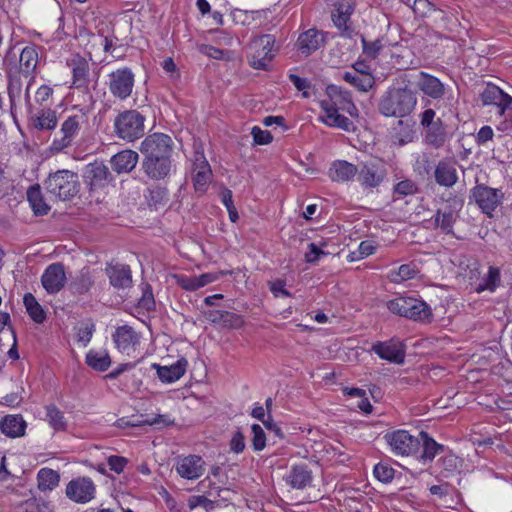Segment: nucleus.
<instances>
[{
  "instance_id": "f257e3e1",
  "label": "nucleus",
  "mask_w": 512,
  "mask_h": 512,
  "mask_svg": "<svg viewBox=\"0 0 512 512\" xmlns=\"http://www.w3.org/2000/svg\"><path fill=\"white\" fill-rule=\"evenodd\" d=\"M416 104V92L407 87L393 88L381 97L378 110L385 117L403 118L413 112Z\"/></svg>"
},
{
  "instance_id": "f03ea898",
  "label": "nucleus",
  "mask_w": 512,
  "mask_h": 512,
  "mask_svg": "<svg viewBox=\"0 0 512 512\" xmlns=\"http://www.w3.org/2000/svg\"><path fill=\"white\" fill-rule=\"evenodd\" d=\"M44 187L51 199L68 201L79 193V177L73 171L58 170L49 174L44 181Z\"/></svg>"
},
{
  "instance_id": "7ed1b4c3",
  "label": "nucleus",
  "mask_w": 512,
  "mask_h": 512,
  "mask_svg": "<svg viewBox=\"0 0 512 512\" xmlns=\"http://www.w3.org/2000/svg\"><path fill=\"white\" fill-rule=\"evenodd\" d=\"M274 35L263 34L252 38L247 44L248 64L257 70H267L278 52Z\"/></svg>"
},
{
  "instance_id": "20e7f679",
  "label": "nucleus",
  "mask_w": 512,
  "mask_h": 512,
  "mask_svg": "<svg viewBox=\"0 0 512 512\" xmlns=\"http://www.w3.org/2000/svg\"><path fill=\"white\" fill-rule=\"evenodd\" d=\"M338 93L339 96H341V89L338 86L329 85L327 87V95L329 99L321 101L320 107L322 109V114L319 119L329 127L339 128L347 132L353 131V122L339 113L340 109L338 108V100L333 98V95H337Z\"/></svg>"
},
{
  "instance_id": "39448f33",
  "label": "nucleus",
  "mask_w": 512,
  "mask_h": 512,
  "mask_svg": "<svg viewBox=\"0 0 512 512\" xmlns=\"http://www.w3.org/2000/svg\"><path fill=\"white\" fill-rule=\"evenodd\" d=\"M145 117L136 110H126L114 120L116 135L127 142H133L144 135Z\"/></svg>"
},
{
  "instance_id": "423d86ee",
  "label": "nucleus",
  "mask_w": 512,
  "mask_h": 512,
  "mask_svg": "<svg viewBox=\"0 0 512 512\" xmlns=\"http://www.w3.org/2000/svg\"><path fill=\"white\" fill-rule=\"evenodd\" d=\"M84 122V114H76L67 117V119L63 121L59 132L55 134L51 144V149L53 151L60 152L65 148L72 146L78 137Z\"/></svg>"
},
{
  "instance_id": "0eeeda50",
  "label": "nucleus",
  "mask_w": 512,
  "mask_h": 512,
  "mask_svg": "<svg viewBox=\"0 0 512 512\" xmlns=\"http://www.w3.org/2000/svg\"><path fill=\"white\" fill-rule=\"evenodd\" d=\"M135 75L129 67L119 68L108 75V89L120 101L128 99L134 88Z\"/></svg>"
},
{
  "instance_id": "6e6552de",
  "label": "nucleus",
  "mask_w": 512,
  "mask_h": 512,
  "mask_svg": "<svg viewBox=\"0 0 512 512\" xmlns=\"http://www.w3.org/2000/svg\"><path fill=\"white\" fill-rule=\"evenodd\" d=\"M38 64V52L36 46L25 47L19 57V66L10 61L9 53L4 58L6 73L9 78L21 73L25 77L32 76Z\"/></svg>"
},
{
  "instance_id": "1a4fd4ad",
  "label": "nucleus",
  "mask_w": 512,
  "mask_h": 512,
  "mask_svg": "<svg viewBox=\"0 0 512 512\" xmlns=\"http://www.w3.org/2000/svg\"><path fill=\"white\" fill-rule=\"evenodd\" d=\"M173 140L164 133L148 135L140 145V152L144 157H169L172 158Z\"/></svg>"
},
{
  "instance_id": "9d476101",
  "label": "nucleus",
  "mask_w": 512,
  "mask_h": 512,
  "mask_svg": "<svg viewBox=\"0 0 512 512\" xmlns=\"http://www.w3.org/2000/svg\"><path fill=\"white\" fill-rule=\"evenodd\" d=\"M471 197L484 214L492 216V213L501 204L504 194L499 189L477 184L471 190Z\"/></svg>"
},
{
  "instance_id": "9b49d317",
  "label": "nucleus",
  "mask_w": 512,
  "mask_h": 512,
  "mask_svg": "<svg viewBox=\"0 0 512 512\" xmlns=\"http://www.w3.org/2000/svg\"><path fill=\"white\" fill-rule=\"evenodd\" d=\"M385 439L396 455H415L420 450V439L410 435L405 430L388 433L385 435Z\"/></svg>"
},
{
  "instance_id": "f8f14e48",
  "label": "nucleus",
  "mask_w": 512,
  "mask_h": 512,
  "mask_svg": "<svg viewBox=\"0 0 512 512\" xmlns=\"http://www.w3.org/2000/svg\"><path fill=\"white\" fill-rule=\"evenodd\" d=\"M68 67L72 71V87L82 90L92 100V94L89 92L90 83V65L88 61L79 54L73 55L67 61Z\"/></svg>"
},
{
  "instance_id": "ddd939ff",
  "label": "nucleus",
  "mask_w": 512,
  "mask_h": 512,
  "mask_svg": "<svg viewBox=\"0 0 512 512\" xmlns=\"http://www.w3.org/2000/svg\"><path fill=\"white\" fill-rule=\"evenodd\" d=\"M192 161V180L194 188L196 192L204 193L212 180L210 164L208 163L203 150L199 148L195 149Z\"/></svg>"
},
{
  "instance_id": "4468645a",
  "label": "nucleus",
  "mask_w": 512,
  "mask_h": 512,
  "mask_svg": "<svg viewBox=\"0 0 512 512\" xmlns=\"http://www.w3.org/2000/svg\"><path fill=\"white\" fill-rule=\"evenodd\" d=\"M353 12V0H338L334 4V10L331 14L332 21L343 37L351 38L354 34V30L350 24V17Z\"/></svg>"
},
{
  "instance_id": "2eb2a0df",
  "label": "nucleus",
  "mask_w": 512,
  "mask_h": 512,
  "mask_svg": "<svg viewBox=\"0 0 512 512\" xmlns=\"http://www.w3.org/2000/svg\"><path fill=\"white\" fill-rule=\"evenodd\" d=\"M371 350L381 359L392 363L402 364L405 360V345L397 338H392L384 342L378 341L372 345Z\"/></svg>"
},
{
  "instance_id": "dca6fc26",
  "label": "nucleus",
  "mask_w": 512,
  "mask_h": 512,
  "mask_svg": "<svg viewBox=\"0 0 512 512\" xmlns=\"http://www.w3.org/2000/svg\"><path fill=\"white\" fill-rule=\"evenodd\" d=\"M144 174L151 180L167 178L173 170V161L169 157H144L141 163Z\"/></svg>"
},
{
  "instance_id": "f3484780",
  "label": "nucleus",
  "mask_w": 512,
  "mask_h": 512,
  "mask_svg": "<svg viewBox=\"0 0 512 512\" xmlns=\"http://www.w3.org/2000/svg\"><path fill=\"white\" fill-rule=\"evenodd\" d=\"M84 178L89 190L93 191L105 187L112 180V175L107 165L95 161L86 166Z\"/></svg>"
},
{
  "instance_id": "a211bd4d",
  "label": "nucleus",
  "mask_w": 512,
  "mask_h": 512,
  "mask_svg": "<svg viewBox=\"0 0 512 512\" xmlns=\"http://www.w3.org/2000/svg\"><path fill=\"white\" fill-rule=\"evenodd\" d=\"M95 485L90 478L82 477L70 481L66 487V495L77 503H86L94 498Z\"/></svg>"
},
{
  "instance_id": "6ab92c4d",
  "label": "nucleus",
  "mask_w": 512,
  "mask_h": 512,
  "mask_svg": "<svg viewBox=\"0 0 512 512\" xmlns=\"http://www.w3.org/2000/svg\"><path fill=\"white\" fill-rule=\"evenodd\" d=\"M358 181L365 188H376L386 176L383 165L375 161L365 162L358 170Z\"/></svg>"
},
{
  "instance_id": "aec40b11",
  "label": "nucleus",
  "mask_w": 512,
  "mask_h": 512,
  "mask_svg": "<svg viewBox=\"0 0 512 512\" xmlns=\"http://www.w3.org/2000/svg\"><path fill=\"white\" fill-rule=\"evenodd\" d=\"M41 282L44 289L49 294L59 292L66 283L64 265L62 263H53L49 265L41 277Z\"/></svg>"
},
{
  "instance_id": "412c9836",
  "label": "nucleus",
  "mask_w": 512,
  "mask_h": 512,
  "mask_svg": "<svg viewBox=\"0 0 512 512\" xmlns=\"http://www.w3.org/2000/svg\"><path fill=\"white\" fill-rule=\"evenodd\" d=\"M176 471L182 478L198 479L205 471V462L200 456L189 455L178 460Z\"/></svg>"
},
{
  "instance_id": "4be33fe9",
  "label": "nucleus",
  "mask_w": 512,
  "mask_h": 512,
  "mask_svg": "<svg viewBox=\"0 0 512 512\" xmlns=\"http://www.w3.org/2000/svg\"><path fill=\"white\" fill-rule=\"evenodd\" d=\"M480 99L484 106L496 105L500 108L501 113L512 105V97L505 93L502 89L494 84H487L480 94Z\"/></svg>"
},
{
  "instance_id": "5701e85b",
  "label": "nucleus",
  "mask_w": 512,
  "mask_h": 512,
  "mask_svg": "<svg viewBox=\"0 0 512 512\" xmlns=\"http://www.w3.org/2000/svg\"><path fill=\"white\" fill-rule=\"evenodd\" d=\"M417 88L433 100L441 99L445 94L444 84L435 76L426 72H419L416 80Z\"/></svg>"
},
{
  "instance_id": "b1692460",
  "label": "nucleus",
  "mask_w": 512,
  "mask_h": 512,
  "mask_svg": "<svg viewBox=\"0 0 512 512\" xmlns=\"http://www.w3.org/2000/svg\"><path fill=\"white\" fill-rule=\"evenodd\" d=\"M113 341L119 351L129 354L139 345L140 336L131 326L123 325L116 328Z\"/></svg>"
},
{
  "instance_id": "393cba45",
  "label": "nucleus",
  "mask_w": 512,
  "mask_h": 512,
  "mask_svg": "<svg viewBox=\"0 0 512 512\" xmlns=\"http://www.w3.org/2000/svg\"><path fill=\"white\" fill-rule=\"evenodd\" d=\"M324 42L323 33L315 28H311L299 35L296 45L298 51L307 57L323 46Z\"/></svg>"
},
{
  "instance_id": "a878e982",
  "label": "nucleus",
  "mask_w": 512,
  "mask_h": 512,
  "mask_svg": "<svg viewBox=\"0 0 512 512\" xmlns=\"http://www.w3.org/2000/svg\"><path fill=\"white\" fill-rule=\"evenodd\" d=\"M105 272L110 284L117 289H125L132 285V272L128 265H107Z\"/></svg>"
},
{
  "instance_id": "bb28decb",
  "label": "nucleus",
  "mask_w": 512,
  "mask_h": 512,
  "mask_svg": "<svg viewBox=\"0 0 512 512\" xmlns=\"http://www.w3.org/2000/svg\"><path fill=\"white\" fill-rule=\"evenodd\" d=\"M187 364L188 362L185 358H180L169 366L153 363L151 367L157 371V375L162 382L172 383L179 380L184 375Z\"/></svg>"
},
{
  "instance_id": "cd10ccee",
  "label": "nucleus",
  "mask_w": 512,
  "mask_h": 512,
  "mask_svg": "<svg viewBox=\"0 0 512 512\" xmlns=\"http://www.w3.org/2000/svg\"><path fill=\"white\" fill-rule=\"evenodd\" d=\"M139 155L137 152L125 149L113 155L110 159L111 167L117 174L129 173L137 165Z\"/></svg>"
},
{
  "instance_id": "c85d7f7f",
  "label": "nucleus",
  "mask_w": 512,
  "mask_h": 512,
  "mask_svg": "<svg viewBox=\"0 0 512 512\" xmlns=\"http://www.w3.org/2000/svg\"><path fill=\"white\" fill-rule=\"evenodd\" d=\"M434 178L440 186H454L458 181L456 163L450 160L439 161L434 170Z\"/></svg>"
},
{
  "instance_id": "c756f323",
  "label": "nucleus",
  "mask_w": 512,
  "mask_h": 512,
  "mask_svg": "<svg viewBox=\"0 0 512 512\" xmlns=\"http://www.w3.org/2000/svg\"><path fill=\"white\" fill-rule=\"evenodd\" d=\"M286 482L294 489L302 490L312 482V471L305 464L294 465L286 476Z\"/></svg>"
},
{
  "instance_id": "7c9ffc66",
  "label": "nucleus",
  "mask_w": 512,
  "mask_h": 512,
  "mask_svg": "<svg viewBox=\"0 0 512 512\" xmlns=\"http://www.w3.org/2000/svg\"><path fill=\"white\" fill-rule=\"evenodd\" d=\"M423 129L426 144L436 149L444 146L447 141V131L446 126L440 118H437L434 124L423 127Z\"/></svg>"
},
{
  "instance_id": "2f4dec72",
  "label": "nucleus",
  "mask_w": 512,
  "mask_h": 512,
  "mask_svg": "<svg viewBox=\"0 0 512 512\" xmlns=\"http://www.w3.org/2000/svg\"><path fill=\"white\" fill-rule=\"evenodd\" d=\"M27 424L22 415H6L0 421V430L10 438L21 437L25 434Z\"/></svg>"
},
{
  "instance_id": "473e14b6",
  "label": "nucleus",
  "mask_w": 512,
  "mask_h": 512,
  "mask_svg": "<svg viewBox=\"0 0 512 512\" xmlns=\"http://www.w3.org/2000/svg\"><path fill=\"white\" fill-rule=\"evenodd\" d=\"M357 173V166L345 160L334 161L329 169V177L335 182L349 181L353 179Z\"/></svg>"
},
{
  "instance_id": "72a5a7b5",
  "label": "nucleus",
  "mask_w": 512,
  "mask_h": 512,
  "mask_svg": "<svg viewBox=\"0 0 512 512\" xmlns=\"http://www.w3.org/2000/svg\"><path fill=\"white\" fill-rule=\"evenodd\" d=\"M501 271L498 267L489 266L487 273L478 284L473 286L474 292L480 294L484 291L493 293L501 285Z\"/></svg>"
},
{
  "instance_id": "f704fd0d",
  "label": "nucleus",
  "mask_w": 512,
  "mask_h": 512,
  "mask_svg": "<svg viewBox=\"0 0 512 512\" xmlns=\"http://www.w3.org/2000/svg\"><path fill=\"white\" fill-rule=\"evenodd\" d=\"M413 124L398 120L397 123L392 127L391 130V141L393 144L398 146H404L414 139Z\"/></svg>"
},
{
  "instance_id": "c9c22d12",
  "label": "nucleus",
  "mask_w": 512,
  "mask_h": 512,
  "mask_svg": "<svg viewBox=\"0 0 512 512\" xmlns=\"http://www.w3.org/2000/svg\"><path fill=\"white\" fill-rule=\"evenodd\" d=\"M27 200L36 215H46L50 210V206L46 203L41 187L38 184L29 187L27 190Z\"/></svg>"
},
{
  "instance_id": "e433bc0d",
  "label": "nucleus",
  "mask_w": 512,
  "mask_h": 512,
  "mask_svg": "<svg viewBox=\"0 0 512 512\" xmlns=\"http://www.w3.org/2000/svg\"><path fill=\"white\" fill-rule=\"evenodd\" d=\"M111 358L107 350H90L86 354V364L95 371L104 372L111 365Z\"/></svg>"
},
{
  "instance_id": "4c0bfd02",
  "label": "nucleus",
  "mask_w": 512,
  "mask_h": 512,
  "mask_svg": "<svg viewBox=\"0 0 512 512\" xmlns=\"http://www.w3.org/2000/svg\"><path fill=\"white\" fill-rule=\"evenodd\" d=\"M420 437V448H422V452L419 458L424 462L432 461L438 453L443 451V445L438 444L434 439L429 437V435L426 432H420Z\"/></svg>"
},
{
  "instance_id": "58836bf2",
  "label": "nucleus",
  "mask_w": 512,
  "mask_h": 512,
  "mask_svg": "<svg viewBox=\"0 0 512 512\" xmlns=\"http://www.w3.org/2000/svg\"><path fill=\"white\" fill-rule=\"evenodd\" d=\"M343 80L360 91L367 92L374 85V77L371 74L361 75L357 72L346 71Z\"/></svg>"
},
{
  "instance_id": "ea45409f",
  "label": "nucleus",
  "mask_w": 512,
  "mask_h": 512,
  "mask_svg": "<svg viewBox=\"0 0 512 512\" xmlns=\"http://www.w3.org/2000/svg\"><path fill=\"white\" fill-rule=\"evenodd\" d=\"M59 474L50 469L42 468L37 473L38 488L41 491H51L59 484Z\"/></svg>"
},
{
  "instance_id": "a19ab883",
  "label": "nucleus",
  "mask_w": 512,
  "mask_h": 512,
  "mask_svg": "<svg viewBox=\"0 0 512 512\" xmlns=\"http://www.w3.org/2000/svg\"><path fill=\"white\" fill-rule=\"evenodd\" d=\"M34 128L51 130L57 125L56 112L51 109L41 110L32 118Z\"/></svg>"
},
{
  "instance_id": "79ce46f5",
  "label": "nucleus",
  "mask_w": 512,
  "mask_h": 512,
  "mask_svg": "<svg viewBox=\"0 0 512 512\" xmlns=\"http://www.w3.org/2000/svg\"><path fill=\"white\" fill-rule=\"evenodd\" d=\"M45 420L55 431H65L67 429V421L63 412L54 404L45 407Z\"/></svg>"
},
{
  "instance_id": "37998d69",
  "label": "nucleus",
  "mask_w": 512,
  "mask_h": 512,
  "mask_svg": "<svg viewBox=\"0 0 512 512\" xmlns=\"http://www.w3.org/2000/svg\"><path fill=\"white\" fill-rule=\"evenodd\" d=\"M94 284L92 275L87 268H83L79 275L70 283V289L75 294L87 293Z\"/></svg>"
},
{
  "instance_id": "c03bdc74",
  "label": "nucleus",
  "mask_w": 512,
  "mask_h": 512,
  "mask_svg": "<svg viewBox=\"0 0 512 512\" xmlns=\"http://www.w3.org/2000/svg\"><path fill=\"white\" fill-rule=\"evenodd\" d=\"M23 302L28 315L31 317L33 321L39 324L45 321L46 314L41 305L38 303L36 298L31 293H26L24 295Z\"/></svg>"
},
{
  "instance_id": "a18cd8bd",
  "label": "nucleus",
  "mask_w": 512,
  "mask_h": 512,
  "mask_svg": "<svg viewBox=\"0 0 512 512\" xmlns=\"http://www.w3.org/2000/svg\"><path fill=\"white\" fill-rule=\"evenodd\" d=\"M414 303L415 298L401 296L390 300L387 303V308L396 315L409 318V313L413 307L412 304L415 305Z\"/></svg>"
},
{
  "instance_id": "49530a36",
  "label": "nucleus",
  "mask_w": 512,
  "mask_h": 512,
  "mask_svg": "<svg viewBox=\"0 0 512 512\" xmlns=\"http://www.w3.org/2000/svg\"><path fill=\"white\" fill-rule=\"evenodd\" d=\"M415 305L412 304L411 311L409 313V318L414 321L421 322H430L432 319V310L431 308L422 300H418L415 298Z\"/></svg>"
},
{
  "instance_id": "de8ad7c7",
  "label": "nucleus",
  "mask_w": 512,
  "mask_h": 512,
  "mask_svg": "<svg viewBox=\"0 0 512 512\" xmlns=\"http://www.w3.org/2000/svg\"><path fill=\"white\" fill-rule=\"evenodd\" d=\"M456 220V214L449 211H441L438 210L435 214V224L440 227L444 233H452L453 232V224Z\"/></svg>"
},
{
  "instance_id": "09e8293b",
  "label": "nucleus",
  "mask_w": 512,
  "mask_h": 512,
  "mask_svg": "<svg viewBox=\"0 0 512 512\" xmlns=\"http://www.w3.org/2000/svg\"><path fill=\"white\" fill-rule=\"evenodd\" d=\"M79 37L82 42H84L85 47L90 55L93 50L102 47L104 41L103 35L92 33L86 29L79 31Z\"/></svg>"
},
{
  "instance_id": "8fccbe9b",
  "label": "nucleus",
  "mask_w": 512,
  "mask_h": 512,
  "mask_svg": "<svg viewBox=\"0 0 512 512\" xmlns=\"http://www.w3.org/2000/svg\"><path fill=\"white\" fill-rule=\"evenodd\" d=\"M49 504L37 498H30L16 507V512H49Z\"/></svg>"
},
{
  "instance_id": "3c124183",
  "label": "nucleus",
  "mask_w": 512,
  "mask_h": 512,
  "mask_svg": "<svg viewBox=\"0 0 512 512\" xmlns=\"http://www.w3.org/2000/svg\"><path fill=\"white\" fill-rule=\"evenodd\" d=\"M417 270L414 265L411 264H403L398 267L397 270H392L389 274L391 281L395 283H400L409 279L414 278Z\"/></svg>"
},
{
  "instance_id": "603ef678",
  "label": "nucleus",
  "mask_w": 512,
  "mask_h": 512,
  "mask_svg": "<svg viewBox=\"0 0 512 512\" xmlns=\"http://www.w3.org/2000/svg\"><path fill=\"white\" fill-rule=\"evenodd\" d=\"M333 98L338 100V108L340 110L347 112L352 117L358 116V109L349 98V94L347 92L343 93L341 91V96H339L338 93L337 95H333Z\"/></svg>"
},
{
  "instance_id": "864d4df0",
  "label": "nucleus",
  "mask_w": 512,
  "mask_h": 512,
  "mask_svg": "<svg viewBox=\"0 0 512 512\" xmlns=\"http://www.w3.org/2000/svg\"><path fill=\"white\" fill-rule=\"evenodd\" d=\"M374 476L383 483H389L394 478L395 470L388 464L378 463L373 470Z\"/></svg>"
},
{
  "instance_id": "5fc2aeb1",
  "label": "nucleus",
  "mask_w": 512,
  "mask_h": 512,
  "mask_svg": "<svg viewBox=\"0 0 512 512\" xmlns=\"http://www.w3.org/2000/svg\"><path fill=\"white\" fill-rule=\"evenodd\" d=\"M252 446L255 451H262L266 446V435L263 428L259 424H253L251 426Z\"/></svg>"
},
{
  "instance_id": "6e6d98bb",
  "label": "nucleus",
  "mask_w": 512,
  "mask_h": 512,
  "mask_svg": "<svg viewBox=\"0 0 512 512\" xmlns=\"http://www.w3.org/2000/svg\"><path fill=\"white\" fill-rule=\"evenodd\" d=\"M361 42L363 47V53L371 59H375L378 57L383 45L380 40H375L369 42L365 39L364 36H361Z\"/></svg>"
},
{
  "instance_id": "4d7b16f0",
  "label": "nucleus",
  "mask_w": 512,
  "mask_h": 512,
  "mask_svg": "<svg viewBox=\"0 0 512 512\" xmlns=\"http://www.w3.org/2000/svg\"><path fill=\"white\" fill-rule=\"evenodd\" d=\"M221 324L226 328L238 329L243 326V318L233 312L225 311Z\"/></svg>"
},
{
  "instance_id": "13d9d810",
  "label": "nucleus",
  "mask_w": 512,
  "mask_h": 512,
  "mask_svg": "<svg viewBox=\"0 0 512 512\" xmlns=\"http://www.w3.org/2000/svg\"><path fill=\"white\" fill-rule=\"evenodd\" d=\"M417 191V186L411 180H403L396 184L394 193L399 196L413 195Z\"/></svg>"
},
{
  "instance_id": "bf43d9fd",
  "label": "nucleus",
  "mask_w": 512,
  "mask_h": 512,
  "mask_svg": "<svg viewBox=\"0 0 512 512\" xmlns=\"http://www.w3.org/2000/svg\"><path fill=\"white\" fill-rule=\"evenodd\" d=\"M251 134L253 136L254 143L258 145H267L273 140V136L269 131L262 130L257 126L252 128Z\"/></svg>"
},
{
  "instance_id": "052dcab7",
  "label": "nucleus",
  "mask_w": 512,
  "mask_h": 512,
  "mask_svg": "<svg viewBox=\"0 0 512 512\" xmlns=\"http://www.w3.org/2000/svg\"><path fill=\"white\" fill-rule=\"evenodd\" d=\"M232 20L237 25H249L254 19L253 13L245 10L235 9L231 12Z\"/></svg>"
},
{
  "instance_id": "680f3d73",
  "label": "nucleus",
  "mask_w": 512,
  "mask_h": 512,
  "mask_svg": "<svg viewBox=\"0 0 512 512\" xmlns=\"http://www.w3.org/2000/svg\"><path fill=\"white\" fill-rule=\"evenodd\" d=\"M222 202L228 210L230 220L236 222L239 217L233 204L232 192L230 190L227 189L222 193Z\"/></svg>"
},
{
  "instance_id": "e2e57ef3",
  "label": "nucleus",
  "mask_w": 512,
  "mask_h": 512,
  "mask_svg": "<svg viewBox=\"0 0 512 512\" xmlns=\"http://www.w3.org/2000/svg\"><path fill=\"white\" fill-rule=\"evenodd\" d=\"M245 437L240 430L236 431L230 440V450L234 453H242L245 449Z\"/></svg>"
},
{
  "instance_id": "0e129e2a",
  "label": "nucleus",
  "mask_w": 512,
  "mask_h": 512,
  "mask_svg": "<svg viewBox=\"0 0 512 512\" xmlns=\"http://www.w3.org/2000/svg\"><path fill=\"white\" fill-rule=\"evenodd\" d=\"M127 462L128 461L125 457L116 456V455H112V456L108 457V459H107V463H108L110 470H112L118 474L123 472Z\"/></svg>"
},
{
  "instance_id": "69168bd1",
  "label": "nucleus",
  "mask_w": 512,
  "mask_h": 512,
  "mask_svg": "<svg viewBox=\"0 0 512 512\" xmlns=\"http://www.w3.org/2000/svg\"><path fill=\"white\" fill-rule=\"evenodd\" d=\"M270 291L273 293L275 297H290L291 294L288 290L285 289V281L281 279H277L275 281L269 282Z\"/></svg>"
},
{
  "instance_id": "338daca9",
  "label": "nucleus",
  "mask_w": 512,
  "mask_h": 512,
  "mask_svg": "<svg viewBox=\"0 0 512 512\" xmlns=\"http://www.w3.org/2000/svg\"><path fill=\"white\" fill-rule=\"evenodd\" d=\"M325 254L326 253L315 243H310L308 245V251L305 253V260L308 263H315L321 255Z\"/></svg>"
},
{
  "instance_id": "774afa93",
  "label": "nucleus",
  "mask_w": 512,
  "mask_h": 512,
  "mask_svg": "<svg viewBox=\"0 0 512 512\" xmlns=\"http://www.w3.org/2000/svg\"><path fill=\"white\" fill-rule=\"evenodd\" d=\"M199 50L202 54L213 58V59H222L224 57V50L216 48L212 45L203 44L199 47Z\"/></svg>"
}]
</instances>
